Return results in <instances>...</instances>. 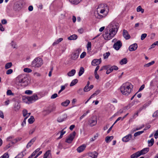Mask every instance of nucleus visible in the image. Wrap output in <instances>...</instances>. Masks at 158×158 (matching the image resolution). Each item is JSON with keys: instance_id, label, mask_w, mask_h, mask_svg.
Instances as JSON below:
<instances>
[{"instance_id": "8", "label": "nucleus", "mask_w": 158, "mask_h": 158, "mask_svg": "<svg viewBox=\"0 0 158 158\" xmlns=\"http://www.w3.org/2000/svg\"><path fill=\"white\" fill-rule=\"evenodd\" d=\"M76 134V133L75 131H73V132L70 133L68 138L66 139V142L68 143H71L75 137Z\"/></svg>"}, {"instance_id": "18", "label": "nucleus", "mask_w": 158, "mask_h": 158, "mask_svg": "<svg viewBox=\"0 0 158 158\" xmlns=\"http://www.w3.org/2000/svg\"><path fill=\"white\" fill-rule=\"evenodd\" d=\"M36 139V137H35L32 138L27 143V145L26 147L27 148H29L33 144L34 142L35 141Z\"/></svg>"}, {"instance_id": "40", "label": "nucleus", "mask_w": 158, "mask_h": 158, "mask_svg": "<svg viewBox=\"0 0 158 158\" xmlns=\"http://www.w3.org/2000/svg\"><path fill=\"white\" fill-rule=\"evenodd\" d=\"M12 66L11 62H9L6 63L5 65V68L6 69H7L10 68Z\"/></svg>"}, {"instance_id": "55", "label": "nucleus", "mask_w": 158, "mask_h": 158, "mask_svg": "<svg viewBox=\"0 0 158 158\" xmlns=\"http://www.w3.org/2000/svg\"><path fill=\"white\" fill-rule=\"evenodd\" d=\"M147 34L146 33H144L142 34L141 36V40H143L147 36Z\"/></svg>"}, {"instance_id": "32", "label": "nucleus", "mask_w": 158, "mask_h": 158, "mask_svg": "<svg viewBox=\"0 0 158 158\" xmlns=\"http://www.w3.org/2000/svg\"><path fill=\"white\" fill-rule=\"evenodd\" d=\"M63 40V39L62 38H60L58 39V40H56L52 44V45L54 46L55 45H56L58 44H59L60 42L62 41Z\"/></svg>"}, {"instance_id": "49", "label": "nucleus", "mask_w": 158, "mask_h": 158, "mask_svg": "<svg viewBox=\"0 0 158 158\" xmlns=\"http://www.w3.org/2000/svg\"><path fill=\"white\" fill-rule=\"evenodd\" d=\"M23 71L25 72L30 73L32 72V70L28 68H25L23 69Z\"/></svg>"}, {"instance_id": "23", "label": "nucleus", "mask_w": 158, "mask_h": 158, "mask_svg": "<svg viewBox=\"0 0 158 158\" xmlns=\"http://www.w3.org/2000/svg\"><path fill=\"white\" fill-rule=\"evenodd\" d=\"M23 115L25 118L27 119L30 115V113H28L27 110L26 109H24L23 111Z\"/></svg>"}, {"instance_id": "39", "label": "nucleus", "mask_w": 158, "mask_h": 158, "mask_svg": "<svg viewBox=\"0 0 158 158\" xmlns=\"http://www.w3.org/2000/svg\"><path fill=\"white\" fill-rule=\"evenodd\" d=\"M78 82V80L77 79H75L73 80L70 84V86H72L75 85Z\"/></svg>"}, {"instance_id": "42", "label": "nucleus", "mask_w": 158, "mask_h": 158, "mask_svg": "<svg viewBox=\"0 0 158 158\" xmlns=\"http://www.w3.org/2000/svg\"><path fill=\"white\" fill-rule=\"evenodd\" d=\"M28 120L29 123L31 124L34 121L35 119L33 116H31L30 118L28 119Z\"/></svg>"}, {"instance_id": "59", "label": "nucleus", "mask_w": 158, "mask_h": 158, "mask_svg": "<svg viewBox=\"0 0 158 158\" xmlns=\"http://www.w3.org/2000/svg\"><path fill=\"white\" fill-rule=\"evenodd\" d=\"M86 55V53L85 52H83L81 55H80V58H83L85 57Z\"/></svg>"}, {"instance_id": "53", "label": "nucleus", "mask_w": 158, "mask_h": 158, "mask_svg": "<svg viewBox=\"0 0 158 158\" xmlns=\"http://www.w3.org/2000/svg\"><path fill=\"white\" fill-rule=\"evenodd\" d=\"M9 155L7 153H4L2 156L0 157V158H8Z\"/></svg>"}, {"instance_id": "6", "label": "nucleus", "mask_w": 158, "mask_h": 158, "mask_svg": "<svg viewBox=\"0 0 158 158\" xmlns=\"http://www.w3.org/2000/svg\"><path fill=\"white\" fill-rule=\"evenodd\" d=\"M103 34V36L106 40H109L111 39L116 35V33L110 30H106Z\"/></svg>"}, {"instance_id": "27", "label": "nucleus", "mask_w": 158, "mask_h": 158, "mask_svg": "<svg viewBox=\"0 0 158 158\" xmlns=\"http://www.w3.org/2000/svg\"><path fill=\"white\" fill-rule=\"evenodd\" d=\"M76 72V71L75 69H72L71 71H69L67 75L69 77H72L74 75Z\"/></svg>"}, {"instance_id": "61", "label": "nucleus", "mask_w": 158, "mask_h": 158, "mask_svg": "<svg viewBox=\"0 0 158 158\" xmlns=\"http://www.w3.org/2000/svg\"><path fill=\"white\" fill-rule=\"evenodd\" d=\"M57 96H58L57 94L55 93L53 94L51 96V99H54L56 98L57 97Z\"/></svg>"}, {"instance_id": "44", "label": "nucleus", "mask_w": 158, "mask_h": 158, "mask_svg": "<svg viewBox=\"0 0 158 158\" xmlns=\"http://www.w3.org/2000/svg\"><path fill=\"white\" fill-rule=\"evenodd\" d=\"M23 102H25L26 103L29 104V102H28V97H23Z\"/></svg>"}, {"instance_id": "28", "label": "nucleus", "mask_w": 158, "mask_h": 158, "mask_svg": "<svg viewBox=\"0 0 158 158\" xmlns=\"http://www.w3.org/2000/svg\"><path fill=\"white\" fill-rule=\"evenodd\" d=\"M123 118H122V117H118L116 120L115 121V122H114V123L110 127H109V125H108L106 126V128H108V127H109V128H112L113 127V126L118 121L120 120H123Z\"/></svg>"}, {"instance_id": "50", "label": "nucleus", "mask_w": 158, "mask_h": 158, "mask_svg": "<svg viewBox=\"0 0 158 158\" xmlns=\"http://www.w3.org/2000/svg\"><path fill=\"white\" fill-rule=\"evenodd\" d=\"M101 92L100 90L98 89L97 90H96L94 93L92 95L93 96V97H94L95 96H96L97 95H98Z\"/></svg>"}, {"instance_id": "15", "label": "nucleus", "mask_w": 158, "mask_h": 158, "mask_svg": "<svg viewBox=\"0 0 158 158\" xmlns=\"http://www.w3.org/2000/svg\"><path fill=\"white\" fill-rule=\"evenodd\" d=\"M123 37L126 40H128L131 38V36L129 34L128 32L125 29L123 30Z\"/></svg>"}, {"instance_id": "35", "label": "nucleus", "mask_w": 158, "mask_h": 158, "mask_svg": "<svg viewBox=\"0 0 158 158\" xmlns=\"http://www.w3.org/2000/svg\"><path fill=\"white\" fill-rule=\"evenodd\" d=\"M127 62V60L126 58H124L122 59L119 62V63L121 65H123L126 64Z\"/></svg>"}, {"instance_id": "21", "label": "nucleus", "mask_w": 158, "mask_h": 158, "mask_svg": "<svg viewBox=\"0 0 158 158\" xmlns=\"http://www.w3.org/2000/svg\"><path fill=\"white\" fill-rule=\"evenodd\" d=\"M98 155V153L95 151L88 153L89 156L92 158H97Z\"/></svg>"}, {"instance_id": "62", "label": "nucleus", "mask_w": 158, "mask_h": 158, "mask_svg": "<svg viewBox=\"0 0 158 158\" xmlns=\"http://www.w3.org/2000/svg\"><path fill=\"white\" fill-rule=\"evenodd\" d=\"M32 93V91L30 90H27L25 91V93L27 94H31Z\"/></svg>"}, {"instance_id": "29", "label": "nucleus", "mask_w": 158, "mask_h": 158, "mask_svg": "<svg viewBox=\"0 0 158 158\" xmlns=\"http://www.w3.org/2000/svg\"><path fill=\"white\" fill-rule=\"evenodd\" d=\"M77 38V36L76 35L74 34L68 37V39L69 40H76Z\"/></svg>"}, {"instance_id": "7", "label": "nucleus", "mask_w": 158, "mask_h": 158, "mask_svg": "<svg viewBox=\"0 0 158 158\" xmlns=\"http://www.w3.org/2000/svg\"><path fill=\"white\" fill-rule=\"evenodd\" d=\"M97 123V118L94 116H93L90 118L88 121V124L91 127H93Z\"/></svg>"}, {"instance_id": "51", "label": "nucleus", "mask_w": 158, "mask_h": 158, "mask_svg": "<svg viewBox=\"0 0 158 158\" xmlns=\"http://www.w3.org/2000/svg\"><path fill=\"white\" fill-rule=\"evenodd\" d=\"M24 156L23 152H22L21 153L19 154L17 156H16L15 158H22Z\"/></svg>"}, {"instance_id": "19", "label": "nucleus", "mask_w": 158, "mask_h": 158, "mask_svg": "<svg viewBox=\"0 0 158 158\" xmlns=\"http://www.w3.org/2000/svg\"><path fill=\"white\" fill-rule=\"evenodd\" d=\"M51 153L50 150H48L46 151L43 156V158H51Z\"/></svg>"}, {"instance_id": "63", "label": "nucleus", "mask_w": 158, "mask_h": 158, "mask_svg": "<svg viewBox=\"0 0 158 158\" xmlns=\"http://www.w3.org/2000/svg\"><path fill=\"white\" fill-rule=\"evenodd\" d=\"M36 153L34 151L31 154V156L28 157V158H32L33 156H34L36 155Z\"/></svg>"}, {"instance_id": "41", "label": "nucleus", "mask_w": 158, "mask_h": 158, "mask_svg": "<svg viewBox=\"0 0 158 158\" xmlns=\"http://www.w3.org/2000/svg\"><path fill=\"white\" fill-rule=\"evenodd\" d=\"M59 132L60 133V136L57 138V139H61L63 137V135L66 133V131L62 130Z\"/></svg>"}, {"instance_id": "17", "label": "nucleus", "mask_w": 158, "mask_h": 158, "mask_svg": "<svg viewBox=\"0 0 158 158\" xmlns=\"http://www.w3.org/2000/svg\"><path fill=\"white\" fill-rule=\"evenodd\" d=\"M138 47L136 43H134L131 45L129 48V50L130 51H132L135 50Z\"/></svg>"}, {"instance_id": "20", "label": "nucleus", "mask_w": 158, "mask_h": 158, "mask_svg": "<svg viewBox=\"0 0 158 158\" xmlns=\"http://www.w3.org/2000/svg\"><path fill=\"white\" fill-rule=\"evenodd\" d=\"M86 145L85 144H82L78 147L77 149V152L79 153H80L83 152L86 148Z\"/></svg>"}, {"instance_id": "14", "label": "nucleus", "mask_w": 158, "mask_h": 158, "mask_svg": "<svg viewBox=\"0 0 158 158\" xmlns=\"http://www.w3.org/2000/svg\"><path fill=\"white\" fill-rule=\"evenodd\" d=\"M28 102L29 103L32 102L33 101H35L38 99V97L36 94H34L31 97H27Z\"/></svg>"}, {"instance_id": "9", "label": "nucleus", "mask_w": 158, "mask_h": 158, "mask_svg": "<svg viewBox=\"0 0 158 158\" xmlns=\"http://www.w3.org/2000/svg\"><path fill=\"white\" fill-rule=\"evenodd\" d=\"M122 45V43L120 40H118L113 45V48L116 50H118L121 48Z\"/></svg>"}, {"instance_id": "10", "label": "nucleus", "mask_w": 158, "mask_h": 158, "mask_svg": "<svg viewBox=\"0 0 158 158\" xmlns=\"http://www.w3.org/2000/svg\"><path fill=\"white\" fill-rule=\"evenodd\" d=\"M14 138L13 136H10L7 138L6 140L8 141H11L12 144H14L17 142L19 140H20V139L19 138L15 139L12 140L11 139Z\"/></svg>"}, {"instance_id": "12", "label": "nucleus", "mask_w": 158, "mask_h": 158, "mask_svg": "<svg viewBox=\"0 0 158 158\" xmlns=\"http://www.w3.org/2000/svg\"><path fill=\"white\" fill-rule=\"evenodd\" d=\"M66 114H64L58 117L57 119V121L59 123L62 122L66 120L67 118Z\"/></svg>"}, {"instance_id": "24", "label": "nucleus", "mask_w": 158, "mask_h": 158, "mask_svg": "<svg viewBox=\"0 0 158 158\" xmlns=\"http://www.w3.org/2000/svg\"><path fill=\"white\" fill-rule=\"evenodd\" d=\"M149 150V148H144L142 149L140 151H139V153L141 154V155L145 154L147 153Z\"/></svg>"}, {"instance_id": "25", "label": "nucleus", "mask_w": 158, "mask_h": 158, "mask_svg": "<svg viewBox=\"0 0 158 158\" xmlns=\"http://www.w3.org/2000/svg\"><path fill=\"white\" fill-rule=\"evenodd\" d=\"M69 2L72 4L74 5H77L83 0H69Z\"/></svg>"}, {"instance_id": "30", "label": "nucleus", "mask_w": 158, "mask_h": 158, "mask_svg": "<svg viewBox=\"0 0 158 158\" xmlns=\"http://www.w3.org/2000/svg\"><path fill=\"white\" fill-rule=\"evenodd\" d=\"M70 102L69 100H67L65 101L62 102L61 103V105L64 106H67L69 105Z\"/></svg>"}, {"instance_id": "2", "label": "nucleus", "mask_w": 158, "mask_h": 158, "mask_svg": "<svg viewBox=\"0 0 158 158\" xmlns=\"http://www.w3.org/2000/svg\"><path fill=\"white\" fill-rule=\"evenodd\" d=\"M29 83V80L27 76L24 74H20L16 78L15 84L19 88L22 86H27Z\"/></svg>"}, {"instance_id": "48", "label": "nucleus", "mask_w": 158, "mask_h": 158, "mask_svg": "<svg viewBox=\"0 0 158 158\" xmlns=\"http://www.w3.org/2000/svg\"><path fill=\"white\" fill-rule=\"evenodd\" d=\"M110 68L113 71L114 70H117L118 69V68L117 67V66L114 65L110 67Z\"/></svg>"}, {"instance_id": "16", "label": "nucleus", "mask_w": 158, "mask_h": 158, "mask_svg": "<svg viewBox=\"0 0 158 158\" xmlns=\"http://www.w3.org/2000/svg\"><path fill=\"white\" fill-rule=\"evenodd\" d=\"M132 137L131 134H129L128 135L124 137L122 139V140L125 142H128Z\"/></svg>"}, {"instance_id": "54", "label": "nucleus", "mask_w": 158, "mask_h": 158, "mask_svg": "<svg viewBox=\"0 0 158 158\" xmlns=\"http://www.w3.org/2000/svg\"><path fill=\"white\" fill-rule=\"evenodd\" d=\"M6 94L7 95H14V94L12 93L10 89L7 90Z\"/></svg>"}, {"instance_id": "36", "label": "nucleus", "mask_w": 158, "mask_h": 158, "mask_svg": "<svg viewBox=\"0 0 158 158\" xmlns=\"http://www.w3.org/2000/svg\"><path fill=\"white\" fill-rule=\"evenodd\" d=\"M91 42L90 41H89L88 42L87 45V50L88 52L90 51L91 50Z\"/></svg>"}, {"instance_id": "4", "label": "nucleus", "mask_w": 158, "mask_h": 158, "mask_svg": "<svg viewBox=\"0 0 158 158\" xmlns=\"http://www.w3.org/2000/svg\"><path fill=\"white\" fill-rule=\"evenodd\" d=\"M119 27L118 24L115 22H112L106 28V30H110V31L115 32V33L117 32L118 28Z\"/></svg>"}, {"instance_id": "11", "label": "nucleus", "mask_w": 158, "mask_h": 158, "mask_svg": "<svg viewBox=\"0 0 158 158\" xmlns=\"http://www.w3.org/2000/svg\"><path fill=\"white\" fill-rule=\"evenodd\" d=\"M79 52L78 50H76L74 53H73L71 56V58L73 60H76L79 56Z\"/></svg>"}, {"instance_id": "31", "label": "nucleus", "mask_w": 158, "mask_h": 158, "mask_svg": "<svg viewBox=\"0 0 158 158\" xmlns=\"http://www.w3.org/2000/svg\"><path fill=\"white\" fill-rule=\"evenodd\" d=\"M148 146L149 147H151L152 146L154 143V139L153 138H151L150 140L148 141Z\"/></svg>"}, {"instance_id": "57", "label": "nucleus", "mask_w": 158, "mask_h": 158, "mask_svg": "<svg viewBox=\"0 0 158 158\" xmlns=\"http://www.w3.org/2000/svg\"><path fill=\"white\" fill-rule=\"evenodd\" d=\"M89 91V87L87 86H85L84 88V91L85 92H87Z\"/></svg>"}, {"instance_id": "43", "label": "nucleus", "mask_w": 158, "mask_h": 158, "mask_svg": "<svg viewBox=\"0 0 158 158\" xmlns=\"http://www.w3.org/2000/svg\"><path fill=\"white\" fill-rule=\"evenodd\" d=\"M155 63V62L154 61H152L151 62L149 63H148L147 64H145L144 65V67H148L150 66L151 65Z\"/></svg>"}, {"instance_id": "60", "label": "nucleus", "mask_w": 158, "mask_h": 158, "mask_svg": "<svg viewBox=\"0 0 158 158\" xmlns=\"http://www.w3.org/2000/svg\"><path fill=\"white\" fill-rule=\"evenodd\" d=\"M98 137V135H95L94 137L91 138L90 140L91 142H93L95 140V139H96V138Z\"/></svg>"}, {"instance_id": "58", "label": "nucleus", "mask_w": 158, "mask_h": 158, "mask_svg": "<svg viewBox=\"0 0 158 158\" xmlns=\"http://www.w3.org/2000/svg\"><path fill=\"white\" fill-rule=\"evenodd\" d=\"M152 116L153 117H157L158 116V110L154 113Z\"/></svg>"}, {"instance_id": "52", "label": "nucleus", "mask_w": 158, "mask_h": 158, "mask_svg": "<svg viewBox=\"0 0 158 158\" xmlns=\"http://www.w3.org/2000/svg\"><path fill=\"white\" fill-rule=\"evenodd\" d=\"M110 53L109 52H106L103 55L104 58V59H107L110 55Z\"/></svg>"}, {"instance_id": "45", "label": "nucleus", "mask_w": 158, "mask_h": 158, "mask_svg": "<svg viewBox=\"0 0 158 158\" xmlns=\"http://www.w3.org/2000/svg\"><path fill=\"white\" fill-rule=\"evenodd\" d=\"M110 68V65H108L107 66H103L99 70V71H102V70L105 69L107 70L109 69Z\"/></svg>"}, {"instance_id": "37", "label": "nucleus", "mask_w": 158, "mask_h": 158, "mask_svg": "<svg viewBox=\"0 0 158 158\" xmlns=\"http://www.w3.org/2000/svg\"><path fill=\"white\" fill-rule=\"evenodd\" d=\"M20 107V105L19 103H18L17 104L16 103L14 106V110L15 111H18Z\"/></svg>"}, {"instance_id": "34", "label": "nucleus", "mask_w": 158, "mask_h": 158, "mask_svg": "<svg viewBox=\"0 0 158 158\" xmlns=\"http://www.w3.org/2000/svg\"><path fill=\"white\" fill-rule=\"evenodd\" d=\"M84 68L82 67H81L78 73V76H81L84 73Z\"/></svg>"}, {"instance_id": "46", "label": "nucleus", "mask_w": 158, "mask_h": 158, "mask_svg": "<svg viewBox=\"0 0 158 158\" xmlns=\"http://www.w3.org/2000/svg\"><path fill=\"white\" fill-rule=\"evenodd\" d=\"M90 110H88L85 113H84L80 118V120L82 119L84 117L90 112Z\"/></svg>"}, {"instance_id": "22", "label": "nucleus", "mask_w": 158, "mask_h": 158, "mask_svg": "<svg viewBox=\"0 0 158 158\" xmlns=\"http://www.w3.org/2000/svg\"><path fill=\"white\" fill-rule=\"evenodd\" d=\"M22 7V3L19 2H18L15 5V9L16 10H20Z\"/></svg>"}, {"instance_id": "64", "label": "nucleus", "mask_w": 158, "mask_h": 158, "mask_svg": "<svg viewBox=\"0 0 158 158\" xmlns=\"http://www.w3.org/2000/svg\"><path fill=\"white\" fill-rule=\"evenodd\" d=\"M154 138L157 139L158 138V130H157L154 135Z\"/></svg>"}, {"instance_id": "13", "label": "nucleus", "mask_w": 158, "mask_h": 158, "mask_svg": "<svg viewBox=\"0 0 158 158\" xmlns=\"http://www.w3.org/2000/svg\"><path fill=\"white\" fill-rule=\"evenodd\" d=\"M102 62L101 59H95L93 60L91 62V64L93 66H95L98 65L100 64Z\"/></svg>"}, {"instance_id": "1", "label": "nucleus", "mask_w": 158, "mask_h": 158, "mask_svg": "<svg viewBox=\"0 0 158 158\" xmlns=\"http://www.w3.org/2000/svg\"><path fill=\"white\" fill-rule=\"evenodd\" d=\"M109 11V8L106 4L99 5L95 11V16L98 19L105 18L107 15Z\"/></svg>"}, {"instance_id": "26", "label": "nucleus", "mask_w": 158, "mask_h": 158, "mask_svg": "<svg viewBox=\"0 0 158 158\" xmlns=\"http://www.w3.org/2000/svg\"><path fill=\"white\" fill-rule=\"evenodd\" d=\"M141 155L139 151L133 154L131 156V158H137Z\"/></svg>"}, {"instance_id": "47", "label": "nucleus", "mask_w": 158, "mask_h": 158, "mask_svg": "<svg viewBox=\"0 0 158 158\" xmlns=\"http://www.w3.org/2000/svg\"><path fill=\"white\" fill-rule=\"evenodd\" d=\"M143 132V131H138L136 132H135L134 134V136L135 137H136L141 135V134Z\"/></svg>"}, {"instance_id": "33", "label": "nucleus", "mask_w": 158, "mask_h": 158, "mask_svg": "<svg viewBox=\"0 0 158 158\" xmlns=\"http://www.w3.org/2000/svg\"><path fill=\"white\" fill-rule=\"evenodd\" d=\"M114 137L111 136H107L106 138L105 141L107 143L110 142L111 140L113 139Z\"/></svg>"}, {"instance_id": "38", "label": "nucleus", "mask_w": 158, "mask_h": 158, "mask_svg": "<svg viewBox=\"0 0 158 158\" xmlns=\"http://www.w3.org/2000/svg\"><path fill=\"white\" fill-rule=\"evenodd\" d=\"M143 127H145V128H150L151 127V125L149 124L145 125L143 124L139 128H142Z\"/></svg>"}, {"instance_id": "5", "label": "nucleus", "mask_w": 158, "mask_h": 158, "mask_svg": "<svg viewBox=\"0 0 158 158\" xmlns=\"http://www.w3.org/2000/svg\"><path fill=\"white\" fill-rule=\"evenodd\" d=\"M43 64L42 59L40 57L35 58L32 62L31 63L32 67L39 68Z\"/></svg>"}, {"instance_id": "3", "label": "nucleus", "mask_w": 158, "mask_h": 158, "mask_svg": "<svg viewBox=\"0 0 158 158\" xmlns=\"http://www.w3.org/2000/svg\"><path fill=\"white\" fill-rule=\"evenodd\" d=\"M132 85L129 82L123 84L120 88V91L122 94L125 95H128L131 93Z\"/></svg>"}, {"instance_id": "56", "label": "nucleus", "mask_w": 158, "mask_h": 158, "mask_svg": "<svg viewBox=\"0 0 158 158\" xmlns=\"http://www.w3.org/2000/svg\"><path fill=\"white\" fill-rule=\"evenodd\" d=\"M13 71L12 69H10L6 71V74L7 75L10 74L12 73Z\"/></svg>"}]
</instances>
